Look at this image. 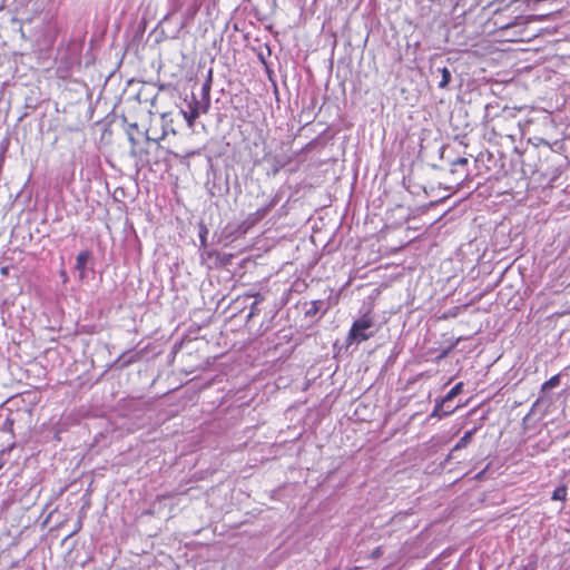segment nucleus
I'll return each mask as SVG.
<instances>
[{
  "label": "nucleus",
  "mask_w": 570,
  "mask_h": 570,
  "mask_svg": "<svg viewBox=\"0 0 570 570\" xmlns=\"http://www.w3.org/2000/svg\"><path fill=\"white\" fill-rule=\"evenodd\" d=\"M250 296L256 298L250 308V315H254L256 312L257 304L263 301V296L259 293L252 294Z\"/></svg>",
  "instance_id": "f8f14e48"
},
{
  "label": "nucleus",
  "mask_w": 570,
  "mask_h": 570,
  "mask_svg": "<svg viewBox=\"0 0 570 570\" xmlns=\"http://www.w3.org/2000/svg\"><path fill=\"white\" fill-rule=\"evenodd\" d=\"M147 140L153 141L157 145V147H160L159 141L157 139H150L149 137H147Z\"/></svg>",
  "instance_id": "f3484780"
},
{
  "label": "nucleus",
  "mask_w": 570,
  "mask_h": 570,
  "mask_svg": "<svg viewBox=\"0 0 570 570\" xmlns=\"http://www.w3.org/2000/svg\"><path fill=\"white\" fill-rule=\"evenodd\" d=\"M468 164H469V159L466 157H459L458 159H455L452 163L451 171L452 173H458L459 171V167H466Z\"/></svg>",
  "instance_id": "9d476101"
},
{
  "label": "nucleus",
  "mask_w": 570,
  "mask_h": 570,
  "mask_svg": "<svg viewBox=\"0 0 570 570\" xmlns=\"http://www.w3.org/2000/svg\"><path fill=\"white\" fill-rule=\"evenodd\" d=\"M181 115L186 120L189 128L194 127L196 119L199 117L198 102L194 101L193 105L189 106V110H181Z\"/></svg>",
  "instance_id": "f03ea898"
},
{
  "label": "nucleus",
  "mask_w": 570,
  "mask_h": 570,
  "mask_svg": "<svg viewBox=\"0 0 570 570\" xmlns=\"http://www.w3.org/2000/svg\"><path fill=\"white\" fill-rule=\"evenodd\" d=\"M200 9V4L199 3H196L193 8H190L188 11L190 13L191 17H195L198 11Z\"/></svg>",
  "instance_id": "4468645a"
},
{
  "label": "nucleus",
  "mask_w": 570,
  "mask_h": 570,
  "mask_svg": "<svg viewBox=\"0 0 570 570\" xmlns=\"http://www.w3.org/2000/svg\"><path fill=\"white\" fill-rule=\"evenodd\" d=\"M89 258H90L89 250L80 252L76 257V268L80 272L81 277L85 275L86 266H87Z\"/></svg>",
  "instance_id": "20e7f679"
},
{
  "label": "nucleus",
  "mask_w": 570,
  "mask_h": 570,
  "mask_svg": "<svg viewBox=\"0 0 570 570\" xmlns=\"http://www.w3.org/2000/svg\"><path fill=\"white\" fill-rule=\"evenodd\" d=\"M1 273L6 275V274H7V268H6V267H2V268H1Z\"/></svg>",
  "instance_id": "a211bd4d"
},
{
  "label": "nucleus",
  "mask_w": 570,
  "mask_h": 570,
  "mask_svg": "<svg viewBox=\"0 0 570 570\" xmlns=\"http://www.w3.org/2000/svg\"><path fill=\"white\" fill-rule=\"evenodd\" d=\"M318 309H320V302L318 301H313L311 303V308H308L306 311V315L307 316H313V315H315L318 312Z\"/></svg>",
  "instance_id": "9b49d317"
},
{
  "label": "nucleus",
  "mask_w": 570,
  "mask_h": 570,
  "mask_svg": "<svg viewBox=\"0 0 570 570\" xmlns=\"http://www.w3.org/2000/svg\"><path fill=\"white\" fill-rule=\"evenodd\" d=\"M459 340L452 343L448 348H445L440 355L439 358H444L449 355V353L456 346Z\"/></svg>",
  "instance_id": "ddd939ff"
},
{
  "label": "nucleus",
  "mask_w": 570,
  "mask_h": 570,
  "mask_svg": "<svg viewBox=\"0 0 570 570\" xmlns=\"http://www.w3.org/2000/svg\"><path fill=\"white\" fill-rule=\"evenodd\" d=\"M374 325L373 316L370 312L363 314L360 318L353 322L348 334L347 342L351 343H361L367 341L372 337V333H366L368 328Z\"/></svg>",
  "instance_id": "f257e3e1"
},
{
  "label": "nucleus",
  "mask_w": 570,
  "mask_h": 570,
  "mask_svg": "<svg viewBox=\"0 0 570 570\" xmlns=\"http://www.w3.org/2000/svg\"><path fill=\"white\" fill-rule=\"evenodd\" d=\"M443 404H444V403H443L442 401H438V402H436V404H435V406H434V410H433V412L431 413V415H430V416H431V417H435V416H436V417H439V419H442L443 416H449V415H451V414H452V413H454V411L459 407V406H456V407H454V409H452V410L444 411L443 413H441V410H442V407H443Z\"/></svg>",
  "instance_id": "39448f33"
},
{
  "label": "nucleus",
  "mask_w": 570,
  "mask_h": 570,
  "mask_svg": "<svg viewBox=\"0 0 570 570\" xmlns=\"http://www.w3.org/2000/svg\"><path fill=\"white\" fill-rule=\"evenodd\" d=\"M463 382L456 383L448 393L441 400L443 403H446L451 400H453L455 396H458L462 392Z\"/></svg>",
  "instance_id": "423d86ee"
},
{
  "label": "nucleus",
  "mask_w": 570,
  "mask_h": 570,
  "mask_svg": "<svg viewBox=\"0 0 570 570\" xmlns=\"http://www.w3.org/2000/svg\"><path fill=\"white\" fill-rule=\"evenodd\" d=\"M383 553V550L381 547H377L374 551H373V556L374 557H380L381 554Z\"/></svg>",
  "instance_id": "2eb2a0df"
},
{
  "label": "nucleus",
  "mask_w": 570,
  "mask_h": 570,
  "mask_svg": "<svg viewBox=\"0 0 570 570\" xmlns=\"http://www.w3.org/2000/svg\"><path fill=\"white\" fill-rule=\"evenodd\" d=\"M559 384H560V375L556 374L542 384L541 390L548 391V390L557 387Z\"/></svg>",
  "instance_id": "6e6552de"
},
{
  "label": "nucleus",
  "mask_w": 570,
  "mask_h": 570,
  "mask_svg": "<svg viewBox=\"0 0 570 570\" xmlns=\"http://www.w3.org/2000/svg\"><path fill=\"white\" fill-rule=\"evenodd\" d=\"M567 493H568L567 487L566 485H560V487H558L553 491L551 499L553 501H566L567 500Z\"/></svg>",
  "instance_id": "0eeeda50"
},
{
  "label": "nucleus",
  "mask_w": 570,
  "mask_h": 570,
  "mask_svg": "<svg viewBox=\"0 0 570 570\" xmlns=\"http://www.w3.org/2000/svg\"><path fill=\"white\" fill-rule=\"evenodd\" d=\"M440 72L442 75V79L439 82V88H446L451 81V72L446 67H443L440 69Z\"/></svg>",
  "instance_id": "1a4fd4ad"
},
{
  "label": "nucleus",
  "mask_w": 570,
  "mask_h": 570,
  "mask_svg": "<svg viewBox=\"0 0 570 570\" xmlns=\"http://www.w3.org/2000/svg\"><path fill=\"white\" fill-rule=\"evenodd\" d=\"M492 131L495 136H503V132L502 131H497L494 127H492Z\"/></svg>",
  "instance_id": "dca6fc26"
},
{
  "label": "nucleus",
  "mask_w": 570,
  "mask_h": 570,
  "mask_svg": "<svg viewBox=\"0 0 570 570\" xmlns=\"http://www.w3.org/2000/svg\"><path fill=\"white\" fill-rule=\"evenodd\" d=\"M478 430L479 426H474L473 429L466 431L464 435L453 446L452 452L465 449L472 442V439Z\"/></svg>",
  "instance_id": "7ed1b4c3"
}]
</instances>
